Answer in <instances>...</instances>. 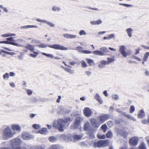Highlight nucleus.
Segmentation results:
<instances>
[{
  "label": "nucleus",
  "mask_w": 149,
  "mask_h": 149,
  "mask_svg": "<svg viewBox=\"0 0 149 149\" xmlns=\"http://www.w3.org/2000/svg\"><path fill=\"white\" fill-rule=\"evenodd\" d=\"M63 36L65 38L70 39L75 38H76L77 36L75 35H71L68 33H66L63 35Z\"/></svg>",
  "instance_id": "nucleus-20"
},
{
  "label": "nucleus",
  "mask_w": 149,
  "mask_h": 149,
  "mask_svg": "<svg viewBox=\"0 0 149 149\" xmlns=\"http://www.w3.org/2000/svg\"><path fill=\"white\" fill-rule=\"evenodd\" d=\"M12 149H27L26 147H17L15 148L12 147Z\"/></svg>",
  "instance_id": "nucleus-58"
},
{
  "label": "nucleus",
  "mask_w": 149,
  "mask_h": 149,
  "mask_svg": "<svg viewBox=\"0 0 149 149\" xmlns=\"http://www.w3.org/2000/svg\"><path fill=\"white\" fill-rule=\"evenodd\" d=\"M149 56V52H146L144 55V57L143 58V60L144 61H146L147 60V58L148 57V56Z\"/></svg>",
  "instance_id": "nucleus-41"
},
{
  "label": "nucleus",
  "mask_w": 149,
  "mask_h": 149,
  "mask_svg": "<svg viewBox=\"0 0 149 149\" xmlns=\"http://www.w3.org/2000/svg\"><path fill=\"white\" fill-rule=\"evenodd\" d=\"M83 112L85 115L87 117H91L93 113V111L88 107L84 108Z\"/></svg>",
  "instance_id": "nucleus-8"
},
{
  "label": "nucleus",
  "mask_w": 149,
  "mask_h": 149,
  "mask_svg": "<svg viewBox=\"0 0 149 149\" xmlns=\"http://www.w3.org/2000/svg\"><path fill=\"white\" fill-rule=\"evenodd\" d=\"M26 92L28 95H31L33 91L30 89H27L26 91Z\"/></svg>",
  "instance_id": "nucleus-55"
},
{
  "label": "nucleus",
  "mask_w": 149,
  "mask_h": 149,
  "mask_svg": "<svg viewBox=\"0 0 149 149\" xmlns=\"http://www.w3.org/2000/svg\"><path fill=\"white\" fill-rule=\"evenodd\" d=\"M49 149H60L59 146L57 145H52Z\"/></svg>",
  "instance_id": "nucleus-38"
},
{
  "label": "nucleus",
  "mask_w": 149,
  "mask_h": 149,
  "mask_svg": "<svg viewBox=\"0 0 149 149\" xmlns=\"http://www.w3.org/2000/svg\"><path fill=\"white\" fill-rule=\"evenodd\" d=\"M97 136L98 138L100 139H104L105 137V136L104 134H98Z\"/></svg>",
  "instance_id": "nucleus-51"
},
{
  "label": "nucleus",
  "mask_w": 149,
  "mask_h": 149,
  "mask_svg": "<svg viewBox=\"0 0 149 149\" xmlns=\"http://www.w3.org/2000/svg\"><path fill=\"white\" fill-rule=\"evenodd\" d=\"M102 21L100 19H99L97 20L92 21L91 22V24L94 25H99L102 23Z\"/></svg>",
  "instance_id": "nucleus-24"
},
{
  "label": "nucleus",
  "mask_w": 149,
  "mask_h": 149,
  "mask_svg": "<svg viewBox=\"0 0 149 149\" xmlns=\"http://www.w3.org/2000/svg\"><path fill=\"white\" fill-rule=\"evenodd\" d=\"M81 65L82 67L85 68L87 67L86 63L84 61H82L81 62Z\"/></svg>",
  "instance_id": "nucleus-57"
},
{
  "label": "nucleus",
  "mask_w": 149,
  "mask_h": 149,
  "mask_svg": "<svg viewBox=\"0 0 149 149\" xmlns=\"http://www.w3.org/2000/svg\"><path fill=\"white\" fill-rule=\"evenodd\" d=\"M15 133L13 132L9 126H8L3 131L2 136L4 139L7 140L9 139L12 138Z\"/></svg>",
  "instance_id": "nucleus-2"
},
{
  "label": "nucleus",
  "mask_w": 149,
  "mask_h": 149,
  "mask_svg": "<svg viewBox=\"0 0 149 149\" xmlns=\"http://www.w3.org/2000/svg\"><path fill=\"white\" fill-rule=\"evenodd\" d=\"M39 47L46 48L48 47L50 48L54 49H59L62 50H66L68 49V48L65 47L59 44H55L52 45H47L45 44L40 43L38 45Z\"/></svg>",
  "instance_id": "nucleus-3"
},
{
  "label": "nucleus",
  "mask_w": 149,
  "mask_h": 149,
  "mask_svg": "<svg viewBox=\"0 0 149 149\" xmlns=\"http://www.w3.org/2000/svg\"><path fill=\"white\" fill-rule=\"evenodd\" d=\"M60 113L61 114H64L65 113H66V110L63 107H60Z\"/></svg>",
  "instance_id": "nucleus-36"
},
{
  "label": "nucleus",
  "mask_w": 149,
  "mask_h": 149,
  "mask_svg": "<svg viewBox=\"0 0 149 149\" xmlns=\"http://www.w3.org/2000/svg\"><path fill=\"white\" fill-rule=\"evenodd\" d=\"M135 110V108L133 105H131L130 109V112L131 113H133Z\"/></svg>",
  "instance_id": "nucleus-50"
},
{
  "label": "nucleus",
  "mask_w": 149,
  "mask_h": 149,
  "mask_svg": "<svg viewBox=\"0 0 149 149\" xmlns=\"http://www.w3.org/2000/svg\"><path fill=\"white\" fill-rule=\"evenodd\" d=\"M57 138L58 139L64 140L66 141H68L70 138L65 134H59L57 135Z\"/></svg>",
  "instance_id": "nucleus-11"
},
{
  "label": "nucleus",
  "mask_w": 149,
  "mask_h": 149,
  "mask_svg": "<svg viewBox=\"0 0 149 149\" xmlns=\"http://www.w3.org/2000/svg\"><path fill=\"white\" fill-rule=\"evenodd\" d=\"M83 120V119L82 118L80 117H76L75 119V123L74 124L76 125H78L80 123H81Z\"/></svg>",
  "instance_id": "nucleus-17"
},
{
  "label": "nucleus",
  "mask_w": 149,
  "mask_h": 149,
  "mask_svg": "<svg viewBox=\"0 0 149 149\" xmlns=\"http://www.w3.org/2000/svg\"><path fill=\"white\" fill-rule=\"evenodd\" d=\"M90 122L92 125L94 127L97 128L100 125V124L98 123L97 122L96 120L95 119H91Z\"/></svg>",
  "instance_id": "nucleus-13"
},
{
  "label": "nucleus",
  "mask_w": 149,
  "mask_h": 149,
  "mask_svg": "<svg viewBox=\"0 0 149 149\" xmlns=\"http://www.w3.org/2000/svg\"><path fill=\"white\" fill-rule=\"evenodd\" d=\"M36 20L38 22H41L43 23H46L51 27H54V24L45 19H40L38 18L36 19Z\"/></svg>",
  "instance_id": "nucleus-9"
},
{
  "label": "nucleus",
  "mask_w": 149,
  "mask_h": 149,
  "mask_svg": "<svg viewBox=\"0 0 149 149\" xmlns=\"http://www.w3.org/2000/svg\"><path fill=\"white\" fill-rule=\"evenodd\" d=\"M84 129L85 131H88L91 129L88 122H87L85 123L84 125Z\"/></svg>",
  "instance_id": "nucleus-18"
},
{
  "label": "nucleus",
  "mask_w": 149,
  "mask_h": 149,
  "mask_svg": "<svg viewBox=\"0 0 149 149\" xmlns=\"http://www.w3.org/2000/svg\"><path fill=\"white\" fill-rule=\"evenodd\" d=\"M100 50L101 52H103L104 54L107 53L109 52V50L107 47H104L100 48Z\"/></svg>",
  "instance_id": "nucleus-28"
},
{
  "label": "nucleus",
  "mask_w": 149,
  "mask_h": 149,
  "mask_svg": "<svg viewBox=\"0 0 149 149\" xmlns=\"http://www.w3.org/2000/svg\"><path fill=\"white\" fill-rule=\"evenodd\" d=\"M86 60H87V63L90 66L92 65L94 63L93 60L92 59L86 58Z\"/></svg>",
  "instance_id": "nucleus-33"
},
{
  "label": "nucleus",
  "mask_w": 149,
  "mask_h": 149,
  "mask_svg": "<svg viewBox=\"0 0 149 149\" xmlns=\"http://www.w3.org/2000/svg\"><path fill=\"white\" fill-rule=\"evenodd\" d=\"M31 28H37L38 26L36 25H25L24 26H21L20 27V29H27Z\"/></svg>",
  "instance_id": "nucleus-22"
},
{
  "label": "nucleus",
  "mask_w": 149,
  "mask_h": 149,
  "mask_svg": "<svg viewBox=\"0 0 149 149\" xmlns=\"http://www.w3.org/2000/svg\"><path fill=\"white\" fill-rule=\"evenodd\" d=\"M57 138V135L56 137L54 136H52L49 137V140L52 142H54L57 141V139H58Z\"/></svg>",
  "instance_id": "nucleus-30"
},
{
  "label": "nucleus",
  "mask_w": 149,
  "mask_h": 149,
  "mask_svg": "<svg viewBox=\"0 0 149 149\" xmlns=\"http://www.w3.org/2000/svg\"><path fill=\"white\" fill-rule=\"evenodd\" d=\"M112 98L113 99L116 100L119 99V97L118 95L116 94H114L112 96Z\"/></svg>",
  "instance_id": "nucleus-52"
},
{
  "label": "nucleus",
  "mask_w": 149,
  "mask_h": 149,
  "mask_svg": "<svg viewBox=\"0 0 149 149\" xmlns=\"http://www.w3.org/2000/svg\"><path fill=\"white\" fill-rule=\"evenodd\" d=\"M106 136L107 138H111L113 137V134L112 132L110 131H109L106 134Z\"/></svg>",
  "instance_id": "nucleus-34"
},
{
  "label": "nucleus",
  "mask_w": 149,
  "mask_h": 149,
  "mask_svg": "<svg viewBox=\"0 0 149 149\" xmlns=\"http://www.w3.org/2000/svg\"><path fill=\"white\" fill-rule=\"evenodd\" d=\"M12 131L15 133V134L21 132V127L18 125L13 124L11 126Z\"/></svg>",
  "instance_id": "nucleus-6"
},
{
  "label": "nucleus",
  "mask_w": 149,
  "mask_h": 149,
  "mask_svg": "<svg viewBox=\"0 0 149 149\" xmlns=\"http://www.w3.org/2000/svg\"><path fill=\"white\" fill-rule=\"evenodd\" d=\"M79 35L80 36H82V35L85 36L86 35V33L84 30H82L81 31L79 32Z\"/></svg>",
  "instance_id": "nucleus-53"
},
{
  "label": "nucleus",
  "mask_w": 149,
  "mask_h": 149,
  "mask_svg": "<svg viewBox=\"0 0 149 149\" xmlns=\"http://www.w3.org/2000/svg\"><path fill=\"white\" fill-rule=\"evenodd\" d=\"M141 46L143 48L145 49H149V47L145 46L143 45H141Z\"/></svg>",
  "instance_id": "nucleus-63"
},
{
  "label": "nucleus",
  "mask_w": 149,
  "mask_h": 149,
  "mask_svg": "<svg viewBox=\"0 0 149 149\" xmlns=\"http://www.w3.org/2000/svg\"><path fill=\"white\" fill-rule=\"evenodd\" d=\"M124 53L125 55H126V56H124L125 57H126L127 55H131L132 54V53L131 51H127L126 52L125 51Z\"/></svg>",
  "instance_id": "nucleus-54"
},
{
  "label": "nucleus",
  "mask_w": 149,
  "mask_h": 149,
  "mask_svg": "<svg viewBox=\"0 0 149 149\" xmlns=\"http://www.w3.org/2000/svg\"><path fill=\"white\" fill-rule=\"evenodd\" d=\"M141 50V49L140 48H138L136 49L135 55H137L139 53V51Z\"/></svg>",
  "instance_id": "nucleus-60"
},
{
  "label": "nucleus",
  "mask_w": 149,
  "mask_h": 149,
  "mask_svg": "<svg viewBox=\"0 0 149 149\" xmlns=\"http://www.w3.org/2000/svg\"><path fill=\"white\" fill-rule=\"evenodd\" d=\"M107 59L108 61H107V62H108V64H109L110 63L114 61L115 60L114 57V56L108 57L107 58Z\"/></svg>",
  "instance_id": "nucleus-31"
},
{
  "label": "nucleus",
  "mask_w": 149,
  "mask_h": 149,
  "mask_svg": "<svg viewBox=\"0 0 149 149\" xmlns=\"http://www.w3.org/2000/svg\"><path fill=\"white\" fill-rule=\"evenodd\" d=\"M139 149H146L144 143H142L139 146Z\"/></svg>",
  "instance_id": "nucleus-48"
},
{
  "label": "nucleus",
  "mask_w": 149,
  "mask_h": 149,
  "mask_svg": "<svg viewBox=\"0 0 149 149\" xmlns=\"http://www.w3.org/2000/svg\"><path fill=\"white\" fill-rule=\"evenodd\" d=\"M108 62L107 61L102 60L101 61L98 65V67L100 68H103L105 65L108 64Z\"/></svg>",
  "instance_id": "nucleus-14"
},
{
  "label": "nucleus",
  "mask_w": 149,
  "mask_h": 149,
  "mask_svg": "<svg viewBox=\"0 0 149 149\" xmlns=\"http://www.w3.org/2000/svg\"><path fill=\"white\" fill-rule=\"evenodd\" d=\"M22 143V140L18 137L15 138L10 141V145L12 147H14L15 146L19 145Z\"/></svg>",
  "instance_id": "nucleus-5"
},
{
  "label": "nucleus",
  "mask_w": 149,
  "mask_h": 149,
  "mask_svg": "<svg viewBox=\"0 0 149 149\" xmlns=\"http://www.w3.org/2000/svg\"><path fill=\"white\" fill-rule=\"evenodd\" d=\"M82 53L85 54H90L92 53L91 51H89L87 50H83L82 51Z\"/></svg>",
  "instance_id": "nucleus-56"
},
{
  "label": "nucleus",
  "mask_w": 149,
  "mask_h": 149,
  "mask_svg": "<svg viewBox=\"0 0 149 149\" xmlns=\"http://www.w3.org/2000/svg\"><path fill=\"white\" fill-rule=\"evenodd\" d=\"M47 133V129L46 128H43L42 130L38 131V133H40L42 134H45Z\"/></svg>",
  "instance_id": "nucleus-27"
},
{
  "label": "nucleus",
  "mask_w": 149,
  "mask_h": 149,
  "mask_svg": "<svg viewBox=\"0 0 149 149\" xmlns=\"http://www.w3.org/2000/svg\"><path fill=\"white\" fill-rule=\"evenodd\" d=\"M88 131V135L91 138H93L94 137V133L95 130L93 129H91Z\"/></svg>",
  "instance_id": "nucleus-15"
},
{
  "label": "nucleus",
  "mask_w": 149,
  "mask_h": 149,
  "mask_svg": "<svg viewBox=\"0 0 149 149\" xmlns=\"http://www.w3.org/2000/svg\"><path fill=\"white\" fill-rule=\"evenodd\" d=\"M119 4L120 5L123 6L127 7H132L133 6V5H132L128 4L125 3H119Z\"/></svg>",
  "instance_id": "nucleus-45"
},
{
  "label": "nucleus",
  "mask_w": 149,
  "mask_h": 149,
  "mask_svg": "<svg viewBox=\"0 0 149 149\" xmlns=\"http://www.w3.org/2000/svg\"><path fill=\"white\" fill-rule=\"evenodd\" d=\"M83 47L81 46H78L77 47H76L75 49H72L74 50H76L78 51L79 52L82 53V51H83Z\"/></svg>",
  "instance_id": "nucleus-42"
},
{
  "label": "nucleus",
  "mask_w": 149,
  "mask_h": 149,
  "mask_svg": "<svg viewBox=\"0 0 149 149\" xmlns=\"http://www.w3.org/2000/svg\"><path fill=\"white\" fill-rule=\"evenodd\" d=\"M145 112L143 109L140 110L139 112L137 115L138 117L139 118H142L145 116Z\"/></svg>",
  "instance_id": "nucleus-21"
},
{
  "label": "nucleus",
  "mask_w": 149,
  "mask_h": 149,
  "mask_svg": "<svg viewBox=\"0 0 149 149\" xmlns=\"http://www.w3.org/2000/svg\"><path fill=\"white\" fill-rule=\"evenodd\" d=\"M83 136V135L82 134L81 135L75 134L73 135V138L75 140L78 141L80 140L82 137Z\"/></svg>",
  "instance_id": "nucleus-25"
},
{
  "label": "nucleus",
  "mask_w": 149,
  "mask_h": 149,
  "mask_svg": "<svg viewBox=\"0 0 149 149\" xmlns=\"http://www.w3.org/2000/svg\"><path fill=\"white\" fill-rule=\"evenodd\" d=\"M107 127V126L105 124L103 125L101 127V128L103 131L104 133L106 132Z\"/></svg>",
  "instance_id": "nucleus-43"
},
{
  "label": "nucleus",
  "mask_w": 149,
  "mask_h": 149,
  "mask_svg": "<svg viewBox=\"0 0 149 149\" xmlns=\"http://www.w3.org/2000/svg\"><path fill=\"white\" fill-rule=\"evenodd\" d=\"M72 120L70 117L63 119H59L54 121L53 126L55 128L57 129L59 131L63 132L65 126H68V123H70Z\"/></svg>",
  "instance_id": "nucleus-1"
},
{
  "label": "nucleus",
  "mask_w": 149,
  "mask_h": 149,
  "mask_svg": "<svg viewBox=\"0 0 149 149\" xmlns=\"http://www.w3.org/2000/svg\"><path fill=\"white\" fill-rule=\"evenodd\" d=\"M20 54V55L17 56L18 58L20 60H23V54L22 53H21Z\"/></svg>",
  "instance_id": "nucleus-59"
},
{
  "label": "nucleus",
  "mask_w": 149,
  "mask_h": 149,
  "mask_svg": "<svg viewBox=\"0 0 149 149\" xmlns=\"http://www.w3.org/2000/svg\"><path fill=\"white\" fill-rule=\"evenodd\" d=\"M2 144L3 146H9L10 145V141H6L4 142H3L2 143Z\"/></svg>",
  "instance_id": "nucleus-44"
},
{
  "label": "nucleus",
  "mask_w": 149,
  "mask_h": 149,
  "mask_svg": "<svg viewBox=\"0 0 149 149\" xmlns=\"http://www.w3.org/2000/svg\"><path fill=\"white\" fill-rule=\"evenodd\" d=\"M42 54L45 56L49 58H54V56L53 55L49 54H47L44 52H42Z\"/></svg>",
  "instance_id": "nucleus-35"
},
{
  "label": "nucleus",
  "mask_w": 149,
  "mask_h": 149,
  "mask_svg": "<svg viewBox=\"0 0 149 149\" xmlns=\"http://www.w3.org/2000/svg\"><path fill=\"white\" fill-rule=\"evenodd\" d=\"M139 139L137 137H133L130 139L129 142L131 145H135L137 144Z\"/></svg>",
  "instance_id": "nucleus-12"
},
{
  "label": "nucleus",
  "mask_w": 149,
  "mask_h": 149,
  "mask_svg": "<svg viewBox=\"0 0 149 149\" xmlns=\"http://www.w3.org/2000/svg\"><path fill=\"white\" fill-rule=\"evenodd\" d=\"M25 47L26 49H28L30 50H33L34 49V47L33 45H26Z\"/></svg>",
  "instance_id": "nucleus-37"
},
{
  "label": "nucleus",
  "mask_w": 149,
  "mask_h": 149,
  "mask_svg": "<svg viewBox=\"0 0 149 149\" xmlns=\"http://www.w3.org/2000/svg\"><path fill=\"white\" fill-rule=\"evenodd\" d=\"M127 118L128 119H130L134 121H136V119L134 118L130 115H129L127 116Z\"/></svg>",
  "instance_id": "nucleus-47"
},
{
  "label": "nucleus",
  "mask_w": 149,
  "mask_h": 149,
  "mask_svg": "<svg viewBox=\"0 0 149 149\" xmlns=\"http://www.w3.org/2000/svg\"><path fill=\"white\" fill-rule=\"evenodd\" d=\"M39 42V41L35 39H33L31 41V42L33 43H38Z\"/></svg>",
  "instance_id": "nucleus-62"
},
{
  "label": "nucleus",
  "mask_w": 149,
  "mask_h": 149,
  "mask_svg": "<svg viewBox=\"0 0 149 149\" xmlns=\"http://www.w3.org/2000/svg\"><path fill=\"white\" fill-rule=\"evenodd\" d=\"M85 74L88 76H90L91 74V72L90 71H87L85 72Z\"/></svg>",
  "instance_id": "nucleus-64"
},
{
  "label": "nucleus",
  "mask_w": 149,
  "mask_h": 149,
  "mask_svg": "<svg viewBox=\"0 0 149 149\" xmlns=\"http://www.w3.org/2000/svg\"><path fill=\"white\" fill-rule=\"evenodd\" d=\"M3 79H8L9 78V74L8 73H5L3 76Z\"/></svg>",
  "instance_id": "nucleus-49"
},
{
  "label": "nucleus",
  "mask_w": 149,
  "mask_h": 149,
  "mask_svg": "<svg viewBox=\"0 0 149 149\" xmlns=\"http://www.w3.org/2000/svg\"><path fill=\"white\" fill-rule=\"evenodd\" d=\"M93 54L96 55H99L100 56H104L105 55V54H104L103 52H101L100 50L94 51L93 52Z\"/></svg>",
  "instance_id": "nucleus-26"
},
{
  "label": "nucleus",
  "mask_w": 149,
  "mask_h": 149,
  "mask_svg": "<svg viewBox=\"0 0 149 149\" xmlns=\"http://www.w3.org/2000/svg\"><path fill=\"white\" fill-rule=\"evenodd\" d=\"M109 143V141L108 140H100L99 141L94 142L93 143V146L95 148L104 147L107 146Z\"/></svg>",
  "instance_id": "nucleus-4"
},
{
  "label": "nucleus",
  "mask_w": 149,
  "mask_h": 149,
  "mask_svg": "<svg viewBox=\"0 0 149 149\" xmlns=\"http://www.w3.org/2000/svg\"><path fill=\"white\" fill-rule=\"evenodd\" d=\"M9 44L12 45H13L16 46L18 47H21L22 46V45H21L13 42H10L9 41Z\"/></svg>",
  "instance_id": "nucleus-40"
},
{
  "label": "nucleus",
  "mask_w": 149,
  "mask_h": 149,
  "mask_svg": "<svg viewBox=\"0 0 149 149\" xmlns=\"http://www.w3.org/2000/svg\"><path fill=\"white\" fill-rule=\"evenodd\" d=\"M22 138L24 140H29L34 138L32 135L26 132H23L22 134Z\"/></svg>",
  "instance_id": "nucleus-7"
},
{
  "label": "nucleus",
  "mask_w": 149,
  "mask_h": 149,
  "mask_svg": "<svg viewBox=\"0 0 149 149\" xmlns=\"http://www.w3.org/2000/svg\"><path fill=\"white\" fill-rule=\"evenodd\" d=\"M133 31V29L131 28H128L126 29V31L129 37H131L132 36V33Z\"/></svg>",
  "instance_id": "nucleus-23"
},
{
  "label": "nucleus",
  "mask_w": 149,
  "mask_h": 149,
  "mask_svg": "<svg viewBox=\"0 0 149 149\" xmlns=\"http://www.w3.org/2000/svg\"><path fill=\"white\" fill-rule=\"evenodd\" d=\"M33 127L36 130H38L40 127V126L39 125L36 124H34L32 125Z\"/></svg>",
  "instance_id": "nucleus-46"
},
{
  "label": "nucleus",
  "mask_w": 149,
  "mask_h": 149,
  "mask_svg": "<svg viewBox=\"0 0 149 149\" xmlns=\"http://www.w3.org/2000/svg\"><path fill=\"white\" fill-rule=\"evenodd\" d=\"M95 98L100 104H102L103 103V101L99 94H96L95 96Z\"/></svg>",
  "instance_id": "nucleus-16"
},
{
  "label": "nucleus",
  "mask_w": 149,
  "mask_h": 149,
  "mask_svg": "<svg viewBox=\"0 0 149 149\" xmlns=\"http://www.w3.org/2000/svg\"><path fill=\"white\" fill-rule=\"evenodd\" d=\"M52 10L54 11L58 12L60 10L61 8L58 6H54L52 7Z\"/></svg>",
  "instance_id": "nucleus-29"
},
{
  "label": "nucleus",
  "mask_w": 149,
  "mask_h": 149,
  "mask_svg": "<svg viewBox=\"0 0 149 149\" xmlns=\"http://www.w3.org/2000/svg\"><path fill=\"white\" fill-rule=\"evenodd\" d=\"M63 69L65 71L70 74H72L74 73V71L73 70H72L71 69L65 67H63Z\"/></svg>",
  "instance_id": "nucleus-32"
},
{
  "label": "nucleus",
  "mask_w": 149,
  "mask_h": 149,
  "mask_svg": "<svg viewBox=\"0 0 149 149\" xmlns=\"http://www.w3.org/2000/svg\"><path fill=\"white\" fill-rule=\"evenodd\" d=\"M115 37V35L113 34H112L110 35H109L108 36V39L109 40L114 37Z\"/></svg>",
  "instance_id": "nucleus-61"
},
{
  "label": "nucleus",
  "mask_w": 149,
  "mask_h": 149,
  "mask_svg": "<svg viewBox=\"0 0 149 149\" xmlns=\"http://www.w3.org/2000/svg\"><path fill=\"white\" fill-rule=\"evenodd\" d=\"M125 47L124 45L120 46V49L119 51L121 54L123 56H125L126 55H125Z\"/></svg>",
  "instance_id": "nucleus-19"
},
{
  "label": "nucleus",
  "mask_w": 149,
  "mask_h": 149,
  "mask_svg": "<svg viewBox=\"0 0 149 149\" xmlns=\"http://www.w3.org/2000/svg\"><path fill=\"white\" fill-rule=\"evenodd\" d=\"M30 149H45V148L42 146L37 145L31 147Z\"/></svg>",
  "instance_id": "nucleus-39"
},
{
  "label": "nucleus",
  "mask_w": 149,
  "mask_h": 149,
  "mask_svg": "<svg viewBox=\"0 0 149 149\" xmlns=\"http://www.w3.org/2000/svg\"><path fill=\"white\" fill-rule=\"evenodd\" d=\"M110 117V116L109 114H106L100 116L98 118L100 120V123H102L104 122L105 120L108 119Z\"/></svg>",
  "instance_id": "nucleus-10"
}]
</instances>
